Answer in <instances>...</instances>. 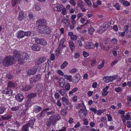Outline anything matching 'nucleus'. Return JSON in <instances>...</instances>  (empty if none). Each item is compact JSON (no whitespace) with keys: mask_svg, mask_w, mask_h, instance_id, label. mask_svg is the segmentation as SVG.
Wrapping results in <instances>:
<instances>
[{"mask_svg":"<svg viewBox=\"0 0 131 131\" xmlns=\"http://www.w3.org/2000/svg\"><path fill=\"white\" fill-rule=\"evenodd\" d=\"M37 29L39 32L42 34H49L51 31L49 27L44 25L38 26Z\"/></svg>","mask_w":131,"mask_h":131,"instance_id":"obj_1","label":"nucleus"},{"mask_svg":"<svg viewBox=\"0 0 131 131\" xmlns=\"http://www.w3.org/2000/svg\"><path fill=\"white\" fill-rule=\"evenodd\" d=\"M3 64L6 67L10 66L14 63V60L11 56L6 57L2 61Z\"/></svg>","mask_w":131,"mask_h":131,"instance_id":"obj_2","label":"nucleus"},{"mask_svg":"<svg viewBox=\"0 0 131 131\" xmlns=\"http://www.w3.org/2000/svg\"><path fill=\"white\" fill-rule=\"evenodd\" d=\"M21 54L20 52L17 50H14L13 52V55L12 58L14 61H17L20 64V59Z\"/></svg>","mask_w":131,"mask_h":131,"instance_id":"obj_3","label":"nucleus"},{"mask_svg":"<svg viewBox=\"0 0 131 131\" xmlns=\"http://www.w3.org/2000/svg\"><path fill=\"white\" fill-rule=\"evenodd\" d=\"M20 56V64H23L29 59L28 54L26 52L22 53Z\"/></svg>","mask_w":131,"mask_h":131,"instance_id":"obj_4","label":"nucleus"},{"mask_svg":"<svg viewBox=\"0 0 131 131\" xmlns=\"http://www.w3.org/2000/svg\"><path fill=\"white\" fill-rule=\"evenodd\" d=\"M83 108H81L79 110L78 113V115L80 118L83 119L85 118L88 114V113L86 108L83 107Z\"/></svg>","mask_w":131,"mask_h":131,"instance_id":"obj_5","label":"nucleus"},{"mask_svg":"<svg viewBox=\"0 0 131 131\" xmlns=\"http://www.w3.org/2000/svg\"><path fill=\"white\" fill-rule=\"evenodd\" d=\"M60 118V116L58 115H53L52 116L49 117L50 120L52 122V123L53 126L55 125V124L57 121Z\"/></svg>","mask_w":131,"mask_h":131,"instance_id":"obj_6","label":"nucleus"},{"mask_svg":"<svg viewBox=\"0 0 131 131\" xmlns=\"http://www.w3.org/2000/svg\"><path fill=\"white\" fill-rule=\"evenodd\" d=\"M41 78V75L40 74L35 75L29 79L30 82L31 84L35 83L39 81Z\"/></svg>","mask_w":131,"mask_h":131,"instance_id":"obj_7","label":"nucleus"},{"mask_svg":"<svg viewBox=\"0 0 131 131\" xmlns=\"http://www.w3.org/2000/svg\"><path fill=\"white\" fill-rule=\"evenodd\" d=\"M118 78L117 75H113L111 76H104L103 78L104 81L106 83H108L112 81L113 80L116 79Z\"/></svg>","mask_w":131,"mask_h":131,"instance_id":"obj_8","label":"nucleus"},{"mask_svg":"<svg viewBox=\"0 0 131 131\" xmlns=\"http://www.w3.org/2000/svg\"><path fill=\"white\" fill-rule=\"evenodd\" d=\"M64 41V38H62L60 41V42L58 48L57 49V53H58L59 54L61 52V50L63 49V44Z\"/></svg>","mask_w":131,"mask_h":131,"instance_id":"obj_9","label":"nucleus"},{"mask_svg":"<svg viewBox=\"0 0 131 131\" xmlns=\"http://www.w3.org/2000/svg\"><path fill=\"white\" fill-rule=\"evenodd\" d=\"M35 41L37 43L42 45H45L47 42L45 40L36 38L35 39Z\"/></svg>","mask_w":131,"mask_h":131,"instance_id":"obj_10","label":"nucleus"},{"mask_svg":"<svg viewBox=\"0 0 131 131\" xmlns=\"http://www.w3.org/2000/svg\"><path fill=\"white\" fill-rule=\"evenodd\" d=\"M8 107V105L5 103L0 105V114L3 113Z\"/></svg>","mask_w":131,"mask_h":131,"instance_id":"obj_11","label":"nucleus"},{"mask_svg":"<svg viewBox=\"0 0 131 131\" xmlns=\"http://www.w3.org/2000/svg\"><path fill=\"white\" fill-rule=\"evenodd\" d=\"M15 98L19 102H21L24 99V97L21 94H18L16 95Z\"/></svg>","mask_w":131,"mask_h":131,"instance_id":"obj_12","label":"nucleus"},{"mask_svg":"<svg viewBox=\"0 0 131 131\" xmlns=\"http://www.w3.org/2000/svg\"><path fill=\"white\" fill-rule=\"evenodd\" d=\"M43 88V86L42 84L39 83L37 85L35 89L39 93L42 91Z\"/></svg>","mask_w":131,"mask_h":131,"instance_id":"obj_13","label":"nucleus"},{"mask_svg":"<svg viewBox=\"0 0 131 131\" xmlns=\"http://www.w3.org/2000/svg\"><path fill=\"white\" fill-rule=\"evenodd\" d=\"M85 48L87 49L94 48V45L91 42H87L85 43Z\"/></svg>","mask_w":131,"mask_h":131,"instance_id":"obj_14","label":"nucleus"},{"mask_svg":"<svg viewBox=\"0 0 131 131\" xmlns=\"http://www.w3.org/2000/svg\"><path fill=\"white\" fill-rule=\"evenodd\" d=\"M38 68L37 67H36L28 71L27 72L28 75H34L36 72L37 69Z\"/></svg>","mask_w":131,"mask_h":131,"instance_id":"obj_15","label":"nucleus"},{"mask_svg":"<svg viewBox=\"0 0 131 131\" xmlns=\"http://www.w3.org/2000/svg\"><path fill=\"white\" fill-rule=\"evenodd\" d=\"M46 60L45 57H43L39 58L36 61V64L38 65L41 63L44 62Z\"/></svg>","mask_w":131,"mask_h":131,"instance_id":"obj_16","label":"nucleus"},{"mask_svg":"<svg viewBox=\"0 0 131 131\" xmlns=\"http://www.w3.org/2000/svg\"><path fill=\"white\" fill-rule=\"evenodd\" d=\"M32 50L36 51H39L40 49V46L37 44H34L31 46Z\"/></svg>","mask_w":131,"mask_h":131,"instance_id":"obj_17","label":"nucleus"},{"mask_svg":"<svg viewBox=\"0 0 131 131\" xmlns=\"http://www.w3.org/2000/svg\"><path fill=\"white\" fill-rule=\"evenodd\" d=\"M81 78L80 74H77L73 77V81L75 84H77Z\"/></svg>","mask_w":131,"mask_h":131,"instance_id":"obj_18","label":"nucleus"},{"mask_svg":"<svg viewBox=\"0 0 131 131\" xmlns=\"http://www.w3.org/2000/svg\"><path fill=\"white\" fill-rule=\"evenodd\" d=\"M25 36V32L23 31H20L18 32L17 37L18 38H22Z\"/></svg>","mask_w":131,"mask_h":131,"instance_id":"obj_19","label":"nucleus"},{"mask_svg":"<svg viewBox=\"0 0 131 131\" xmlns=\"http://www.w3.org/2000/svg\"><path fill=\"white\" fill-rule=\"evenodd\" d=\"M46 23V20L43 19H40L37 21V23L38 24H39L38 25V26L39 25H45Z\"/></svg>","mask_w":131,"mask_h":131,"instance_id":"obj_20","label":"nucleus"},{"mask_svg":"<svg viewBox=\"0 0 131 131\" xmlns=\"http://www.w3.org/2000/svg\"><path fill=\"white\" fill-rule=\"evenodd\" d=\"M12 116L11 114H7L5 115L2 116V118L3 120H7L11 118Z\"/></svg>","mask_w":131,"mask_h":131,"instance_id":"obj_21","label":"nucleus"},{"mask_svg":"<svg viewBox=\"0 0 131 131\" xmlns=\"http://www.w3.org/2000/svg\"><path fill=\"white\" fill-rule=\"evenodd\" d=\"M35 121V119L34 118H33L29 121V123H27L26 124H28V126H29L32 128L33 127V126Z\"/></svg>","mask_w":131,"mask_h":131,"instance_id":"obj_22","label":"nucleus"},{"mask_svg":"<svg viewBox=\"0 0 131 131\" xmlns=\"http://www.w3.org/2000/svg\"><path fill=\"white\" fill-rule=\"evenodd\" d=\"M24 13L22 11L19 12V16L17 17V19L19 21H21L24 19Z\"/></svg>","mask_w":131,"mask_h":131,"instance_id":"obj_23","label":"nucleus"},{"mask_svg":"<svg viewBox=\"0 0 131 131\" xmlns=\"http://www.w3.org/2000/svg\"><path fill=\"white\" fill-rule=\"evenodd\" d=\"M59 82L60 86L62 88H63L65 84V81L64 79L61 78L59 80Z\"/></svg>","mask_w":131,"mask_h":131,"instance_id":"obj_24","label":"nucleus"},{"mask_svg":"<svg viewBox=\"0 0 131 131\" xmlns=\"http://www.w3.org/2000/svg\"><path fill=\"white\" fill-rule=\"evenodd\" d=\"M65 108L68 110H70L72 108L71 104L69 102L64 104Z\"/></svg>","mask_w":131,"mask_h":131,"instance_id":"obj_25","label":"nucleus"},{"mask_svg":"<svg viewBox=\"0 0 131 131\" xmlns=\"http://www.w3.org/2000/svg\"><path fill=\"white\" fill-rule=\"evenodd\" d=\"M70 48L72 51H73L75 47V45L74 42L71 40L69 42Z\"/></svg>","mask_w":131,"mask_h":131,"instance_id":"obj_26","label":"nucleus"},{"mask_svg":"<svg viewBox=\"0 0 131 131\" xmlns=\"http://www.w3.org/2000/svg\"><path fill=\"white\" fill-rule=\"evenodd\" d=\"M34 108V112L37 113L41 111L42 109V108L41 107L37 105L35 106Z\"/></svg>","mask_w":131,"mask_h":131,"instance_id":"obj_27","label":"nucleus"},{"mask_svg":"<svg viewBox=\"0 0 131 131\" xmlns=\"http://www.w3.org/2000/svg\"><path fill=\"white\" fill-rule=\"evenodd\" d=\"M59 92L62 96H65L67 95L66 91L64 89H61L59 91Z\"/></svg>","mask_w":131,"mask_h":131,"instance_id":"obj_28","label":"nucleus"},{"mask_svg":"<svg viewBox=\"0 0 131 131\" xmlns=\"http://www.w3.org/2000/svg\"><path fill=\"white\" fill-rule=\"evenodd\" d=\"M84 3L81 0L78 1L77 2V5L78 6L80 7H81L84 6Z\"/></svg>","mask_w":131,"mask_h":131,"instance_id":"obj_29","label":"nucleus"},{"mask_svg":"<svg viewBox=\"0 0 131 131\" xmlns=\"http://www.w3.org/2000/svg\"><path fill=\"white\" fill-rule=\"evenodd\" d=\"M31 87L29 85H26L23 86L22 88V90L23 91H26L31 89Z\"/></svg>","mask_w":131,"mask_h":131,"instance_id":"obj_30","label":"nucleus"},{"mask_svg":"<svg viewBox=\"0 0 131 131\" xmlns=\"http://www.w3.org/2000/svg\"><path fill=\"white\" fill-rule=\"evenodd\" d=\"M28 124H26L22 127L21 131H28Z\"/></svg>","mask_w":131,"mask_h":131,"instance_id":"obj_31","label":"nucleus"},{"mask_svg":"<svg viewBox=\"0 0 131 131\" xmlns=\"http://www.w3.org/2000/svg\"><path fill=\"white\" fill-rule=\"evenodd\" d=\"M62 21L65 23V24L67 25H68L70 24V21L69 20L66 18H63L62 20Z\"/></svg>","mask_w":131,"mask_h":131,"instance_id":"obj_32","label":"nucleus"},{"mask_svg":"<svg viewBox=\"0 0 131 131\" xmlns=\"http://www.w3.org/2000/svg\"><path fill=\"white\" fill-rule=\"evenodd\" d=\"M102 63L100 64L97 66V68L99 69H100L102 68L104 66V60H102Z\"/></svg>","mask_w":131,"mask_h":131,"instance_id":"obj_33","label":"nucleus"},{"mask_svg":"<svg viewBox=\"0 0 131 131\" xmlns=\"http://www.w3.org/2000/svg\"><path fill=\"white\" fill-rule=\"evenodd\" d=\"M68 64V63L66 61H64L61 66V68L63 69L66 67Z\"/></svg>","mask_w":131,"mask_h":131,"instance_id":"obj_34","label":"nucleus"},{"mask_svg":"<svg viewBox=\"0 0 131 131\" xmlns=\"http://www.w3.org/2000/svg\"><path fill=\"white\" fill-rule=\"evenodd\" d=\"M95 31L94 29L93 28H90L88 30V32L89 34L92 35Z\"/></svg>","mask_w":131,"mask_h":131,"instance_id":"obj_35","label":"nucleus"},{"mask_svg":"<svg viewBox=\"0 0 131 131\" xmlns=\"http://www.w3.org/2000/svg\"><path fill=\"white\" fill-rule=\"evenodd\" d=\"M63 8L62 5L60 4L58 5L56 7L57 10L59 11H61Z\"/></svg>","mask_w":131,"mask_h":131,"instance_id":"obj_36","label":"nucleus"},{"mask_svg":"<svg viewBox=\"0 0 131 131\" xmlns=\"http://www.w3.org/2000/svg\"><path fill=\"white\" fill-rule=\"evenodd\" d=\"M61 113L63 116H65L67 114V111L65 109H63L61 111Z\"/></svg>","mask_w":131,"mask_h":131,"instance_id":"obj_37","label":"nucleus"},{"mask_svg":"<svg viewBox=\"0 0 131 131\" xmlns=\"http://www.w3.org/2000/svg\"><path fill=\"white\" fill-rule=\"evenodd\" d=\"M61 100L62 102L65 103V104L68 103L69 102L68 99L66 97H62L61 98Z\"/></svg>","mask_w":131,"mask_h":131,"instance_id":"obj_38","label":"nucleus"},{"mask_svg":"<svg viewBox=\"0 0 131 131\" xmlns=\"http://www.w3.org/2000/svg\"><path fill=\"white\" fill-rule=\"evenodd\" d=\"M31 101V99L30 98H29L27 100L25 104V106L26 107H28L29 106V104Z\"/></svg>","mask_w":131,"mask_h":131,"instance_id":"obj_39","label":"nucleus"},{"mask_svg":"<svg viewBox=\"0 0 131 131\" xmlns=\"http://www.w3.org/2000/svg\"><path fill=\"white\" fill-rule=\"evenodd\" d=\"M8 85V87H13L15 86V85L14 83L11 82H9Z\"/></svg>","mask_w":131,"mask_h":131,"instance_id":"obj_40","label":"nucleus"},{"mask_svg":"<svg viewBox=\"0 0 131 131\" xmlns=\"http://www.w3.org/2000/svg\"><path fill=\"white\" fill-rule=\"evenodd\" d=\"M35 7L37 11L40 10L41 8L40 5L39 4H37L36 5Z\"/></svg>","mask_w":131,"mask_h":131,"instance_id":"obj_41","label":"nucleus"},{"mask_svg":"<svg viewBox=\"0 0 131 131\" xmlns=\"http://www.w3.org/2000/svg\"><path fill=\"white\" fill-rule=\"evenodd\" d=\"M84 1L88 6H91L92 3L90 0H84Z\"/></svg>","mask_w":131,"mask_h":131,"instance_id":"obj_42","label":"nucleus"},{"mask_svg":"<svg viewBox=\"0 0 131 131\" xmlns=\"http://www.w3.org/2000/svg\"><path fill=\"white\" fill-rule=\"evenodd\" d=\"M78 90V88L77 87H76L73 89L71 91H70L69 92V94H72V93H74L75 92L77 91Z\"/></svg>","mask_w":131,"mask_h":131,"instance_id":"obj_43","label":"nucleus"},{"mask_svg":"<svg viewBox=\"0 0 131 131\" xmlns=\"http://www.w3.org/2000/svg\"><path fill=\"white\" fill-rule=\"evenodd\" d=\"M46 77L47 79H49L51 78V73L50 71H49L47 74L46 75Z\"/></svg>","mask_w":131,"mask_h":131,"instance_id":"obj_44","label":"nucleus"},{"mask_svg":"<svg viewBox=\"0 0 131 131\" xmlns=\"http://www.w3.org/2000/svg\"><path fill=\"white\" fill-rule=\"evenodd\" d=\"M123 4L125 6H127L130 5V3L127 1H124L123 3Z\"/></svg>","mask_w":131,"mask_h":131,"instance_id":"obj_45","label":"nucleus"},{"mask_svg":"<svg viewBox=\"0 0 131 131\" xmlns=\"http://www.w3.org/2000/svg\"><path fill=\"white\" fill-rule=\"evenodd\" d=\"M7 94L9 96H11L13 94V91L10 89L8 88Z\"/></svg>","mask_w":131,"mask_h":131,"instance_id":"obj_46","label":"nucleus"},{"mask_svg":"<svg viewBox=\"0 0 131 131\" xmlns=\"http://www.w3.org/2000/svg\"><path fill=\"white\" fill-rule=\"evenodd\" d=\"M37 95V94L36 93H31L28 95L29 98H30L31 99L32 97H35Z\"/></svg>","mask_w":131,"mask_h":131,"instance_id":"obj_47","label":"nucleus"},{"mask_svg":"<svg viewBox=\"0 0 131 131\" xmlns=\"http://www.w3.org/2000/svg\"><path fill=\"white\" fill-rule=\"evenodd\" d=\"M69 3L73 6H75L76 5V3L75 0H69Z\"/></svg>","mask_w":131,"mask_h":131,"instance_id":"obj_48","label":"nucleus"},{"mask_svg":"<svg viewBox=\"0 0 131 131\" xmlns=\"http://www.w3.org/2000/svg\"><path fill=\"white\" fill-rule=\"evenodd\" d=\"M114 6L115 7L117 10H119L120 9V5L118 3H116V4L114 5Z\"/></svg>","mask_w":131,"mask_h":131,"instance_id":"obj_49","label":"nucleus"},{"mask_svg":"<svg viewBox=\"0 0 131 131\" xmlns=\"http://www.w3.org/2000/svg\"><path fill=\"white\" fill-rule=\"evenodd\" d=\"M96 61L95 59H94L91 60V65L92 66H93L96 64Z\"/></svg>","mask_w":131,"mask_h":131,"instance_id":"obj_50","label":"nucleus"},{"mask_svg":"<svg viewBox=\"0 0 131 131\" xmlns=\"http://www.w3.org/2000/svg\"><path fill=\"white\" fill-rule=\"evenodd\" d=\"M70 38L71 40L73 41H75L77 39V37L76 35H73L72 37H71Z\"/></svg>","mask_w":131,"mask_h":131,"instance_id":"obj_51","label":"nucleus"},{"mask_svg":"<svg viewBox=\"0 0 131 131\" xmlns=\"http://www.w3.org/2000/svg\"><path fill=\"white\" fill-rule=\"evenodd\" d=\"M19 107L18 106L13 107L11 108V110L13 111H16L18 110Z\"/></svg>","mask_w":131,"mask_h":131,"instance_id":"obj_52","label":"nucleus"},{"mask_svg":"<svg viewBox=\"0 0 131 131\" xmlns=\"http://www.w3.org/2000/svg\"><path fill=\"white\" fill-rule=\"evenodd\" d=\"M122 90V88L121 87L116 88H115V91L117 92L121 91Z\"/></svg>","mask_w":131,"mask_h":131,"instance_id":"obj_53","label":"nucleus"},{"mask_svg":"<svg viewBox=\"0 0 131 131\" xmlns=\"http://www.w3.org/2000/svg\"><path fill=\"white\" fill-rule=\"evenodd\" d=\"M106 116L108 118V120L109 121H111L112 119V117L110 114H107Z\"/></svg>","mask_w":131,"mask_h":131,"instance_id":"obj_54","label":"nucleus"},{"mask_svg":"<svg viewBox=\"0 0 131 131\" xmlns=\"http://www.w3.org/2000/svg\"><path fill=\"white\" fill-rule=\"evenodd\" d=\"M65 88L66 90H69L70 88V85L69 84V83L67 84L65 86Z\"/></svg>","mask_w":131,"mask_h":131,"instance_id":"obj_55","label":"nucleus"},{"mask_svg":"<svg viewBox=\"0 0 131 131\" xmlns=\"http://www.w3.org/2000/svg\"><path fill=\"white\" fill-rule=\"evenodd\" d=\"M106 30V29H104V28H103L102 26L100 27L99 30V32L100 33H102L105 31Z\"/></svg>","mask_w":131,"mask_h":131,"instance_id":"obj_56","label":"nucleus"},{"mask_svg":"<svg viewBox=\"0 0 131 131\" xmlns=\"http://www.w3.org/2000/svg\"><path fill=\"white\" fill-rule=\"evenodd\" d=\"M8 89V88H6L5 89L2 90V93L4 94H7Z\"/></svg>","mask_w":131,"mask_h":131,"instance_id":"obj_57","label":"nucleus"},{"mask_svg":"<svg viewBox=\"0 0 131 131\" xmlns=\"http://www.w3.org/2000/svg\"><path fill=\"white\" fill-rule=\"evenodd\" d=\"M7 77L9 79H12L13 77V76L10 74H8L6 75Z\"/></svg>","mask_w":131,"mask_h":131,"instance_id":"obj_58","label":"nucleus"},{"mask_svg":"<svg viewBox=\"0 0 131 131\" xmlns=\"http://www.w3.org/2000/svg\"><path fill=\"white\" fill-rule=\"evenodd\" d=\"M17 0H12V5L13 6H14L16 4Z\"/></svg>","mask_w":131,"mask_h":131,"instance_id":"obj_59","label":"nucleus"},{"mask_svg":"<svg viewBox=\"0 0 131 131\" xmlns=\"http://www.w3.org/2000/svg\"><path fill=\"white\" fill-rule=\"evenodd\" d=\"M77 70V69L75 68H73L72 69L70 70L69 72L70 73H75Z\"/></svg>","mask_w":131,"mask_h":131,"instance_id":"obj_60","label":"nucleus"},{"mask_svg":"<svg viewBox=\"0 0 131 131\" xmlns=\"http://www.w3.org/2000/svg\"><path fill=\"white\" fill-rule=\"evenodd\" d=\"M46 113V112L45 110H43L41 112L40 114V116L41 117L43 116Z\"/></svg>","mask_w":131,"mask_h":131,"instance_id":"obj_61","label":"nucleus"},{"mask_svg":"<svg viewBox=\"0 0 131 131\" xmlns=\"http://www.w3.org/2000/svg\"><path fill=\"white\" fill-rule=\"evenodd\" d=\"M126 125L128 128L131 127V122L129 121H127L126 122Z\"/></svg>","mask_w":131,"mask_h":131,"instance_id":"obj_62","label":"nucleus"},{"mask_svg":"<svg viewBox=\"0 0 131 131\" xmlns=\"http://www.w3.org/2000/svg\"><path fill=\"white\" fill-rule=\"evenodd\" d=\"M100 47L102 49H103L105 51L108 50L107 49V48H106L105 46L102 44H101L100 45Z\"/></svg>","mask_w":131,"mask_h":131,"instance_id":"obj_63","label":"nucleus"},{"mask_svg":"<svg viewBox=\"0 0 131 131\" xmlns=\"http://www.w3.org/2000/svg\"><path fill=\"white\" fill-rule=\"evenodd\" d=\"M106 120V118L105 116H103L101 118V121L104 123L105 122Z\"/></svg>","mask_w":131,"mask_h":131,"instance_id":"obj_64","label":"nucleus"}]
</instances>
